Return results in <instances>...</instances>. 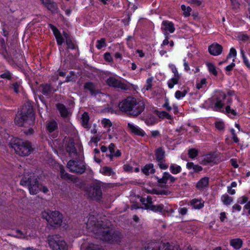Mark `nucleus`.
I'll use <instances>...</instances> for the list:
<instances>
[{
	"mask_svg": "<svg viewBox=\"0 0 250 250\" xmlns=\"http://www.w3.org/2000/svg\"><path fill=\"white\" fill-rule=\"evenodd\" d=\"M161 30L165 36L168 35L169 33H172L174 32L175 27L172 22L165 21L162 22Z\"/></svg>",
	"mask_w": 250,
	"mask_h": 250,
	"instance_id": "11",
	"label": "nucleus"
},
{
	"mask_svg": "<svg viewBox=\"0 0 250 250\" xmlns=\"http://www.w3.org/2000/svg\"><path fill=\"white\" fill-rule=\"evenodd\" d=\"M135 98L132 97H128L123 100L119 104V108L121 111L125 113L127 115H129L131 109V106L134 101Z\"/></svg>",
	"mask_w": 250,
	"mask_h": 250,
	"instance_id": "9",
	"label": "nucleus"
},
{
	"mask_svg": "<svg viewBox=\"0 0 250 250\" xmlns=\"http://www.w3.org/2000/svg\"><path fill=\"white\" fill-rule=\"evenodd\" d=\"M141 202L145 205V208L146 207L148 206L149 205H152V198L150 196H147L146 198H142L140 199Z\"/></svg>",
	"mask_w": 250,
	"mask_h": 250,
	"instance_id": "42",
	"label": "nucleus"
},
{
	"mask_svg": "<svg viewBox=\"0 0 250 250\" xmlns=\"http://www.w3.org/2000/svg\"><path fill=\"white\" fill-rule=\"evenodd\" d=\"M236 54L237 52L236 50L233 48H231L230 49V51L227 57V58H230L231 57H235L236 56Z\"/></svg>",
	"mask_w": 250,
	"mask_h": 250,
	"instance_id": "60",
	"label": "nucleus"
},
{
	"mask_svg": "<svg viewBox=\"0 0 250 250\" xmlns=\"http://www.w3.org/2000/svg\"><path fill=\"white\" fill-rule=\"evenodd\" d=\"M206 83V79L204 78L201 80V81L198 82L196 84V88L198 89L202 88L203 86Z\"/></svg>",
	"mask_w": 250,
	"mask_h": 250,
	"instance_id": "54",
	"label": "nucleus"
},
{
	"mask_svg": "<svg viewBox=\"0 0 250 250\" xmlns=\"http://www.w3.org/2000/svg\"><path fill=\"white\" fill-rule=\"evenodd\" d=\"M169 170L172 173L176 174L180 173L181 171L182 168L180 166L172 164L170 166Z\"/></svg>",
	"mask_w": 250,
	"mask_h": 250,
	"instance_id": "37",
	"label": "nucleus"
},
{
	"mask_svg": "<svg viewBox=\"0 0 250 250\" xmlns=\"http://www.w3.org/2000/svg\"><path fill=\"white\" fill-rule=\"evenodd\" d=\"M142 172L146 175H148L155 172V169L153 168V165L150 164L146 165L142 169Z\"/></svg>",
	"mask_w": 250,
	"mask_h": 250,
	"instance_id": "26",
	"label": "nucleus"
},
{
	"mask_svg": "<svg viewBox=\"0 0 250 250\" xmlns=\"http://www.w3.org/2000/svg\"><path fill=\"white\" fill-rule=\"evenodd\" d=\"M21 184L22 186L28 187L31 194H36L40 190V185L34 173H30L27 176L24 175L21 181Z\"/></svg>",
	"mask_w": 250,
	"mask_h": 250,
	"instance_id": "5",
	"label": "nucleus"
},
{
	"mask_svg": "<svg viewBox=\"0 0 250 250\" xmlns=\"http://www.w3.org/2000/svg\"><path fill=\"white\" fill-rule=\"evenodd\" d=\"M100 173L105 176H114L115 174V172L113 169L109 167H104L100 169Z\"/></svg>",
	"mask_w": 250,
	"mask_h": 250,
	"instance_id": "24",
	"label": "nucleus"
},
{
	"mask_svg": "<svg viewBox=\"0 0 250 250\" xmlns=\"http://www.w3.org/2000/svg\"><path fill=\"white\" fill-rule=\"evenodd\" d=\"M146 250H170V249L163 243L152 242L148 244Z\"/></svg>",
	"mask_w": 250,
	"mask_h": 250,
	"instance_id": "12",
	"label": "nucleus"
},
{
	"mask_svg": "<svg viewBox=\"0 0 250 250\" xmlns=\"http://www.w3.org/2000/svg\"><path fill=\"white\" fill-rule=\"evenodd\" d=\"M248 198L246 196H242L238 200V202L241 204H243L248 201Z\"/></svg>",
	"mask_w": 250,
	"mask_h": 250,
	"instance_id": "64",
	"label": "nucleus"
},
{
	"mask_svg": "<svg viewBox=\"0 0 250 250\" xmlns=\"http://www.w3.org/2000/svg\"><path fill=\"white\" fill-rule=\"evenodd\" d=\"M115 145L113 143H111L108 146V149L110 152V154L109 157L111 159H112L113 157H118L120 156L121 154L119 150H117L116 151L114 150Z\"/></svg>",
	"mask_w": 250,
	"mask_h": 250,
	"instance_id": "28",
	"label": "nucleus"
},
{
	"mask_svg": "<svg viewBox=\"0 0 250 250\" xmlns=\"http://www.w3.org/2000/svg\"><path fill=\"white\" fill-rule=\"evenodd\" d=\"M57 124L55 121H51L47 125V129L49 132L54 131L57 128Z\"/></svg>",
	"mask_w": 250,
	"mask_h": 250,
	"instance_id": "38",
	"label": "nucleus"
},
{
	"mask_svg": "<svg viewBox=\"0 0 250 250\" xmlns=\"http://www.w3.org/2000/svg\"><path fill=\"white\" fill-rule=\"evenodd\" d=\"M104 59L109 62H111L112 61V57L111 54L109 53H105L104 55Z\"/></svg>",
	"mask_w": 250,
	"mask_h": 250,
	"instance_id": "61",
	"label": "nucleus"
},
{
	"mask_svg": "<svg viewBox=\"0 0 250 250\" xmlns=\"http://www.w3.org/2000/svg\"><path fill=\"white\" fill-rule=\"evenodd\" d=\"M66 149L67 152L71 156L76 154V151L74 146V144L72 141H69L66 144Z\"/></svg>",
	"mask_w": 250,
	"mask_h": 250,
	"instance_id": "25",
	"label": "nucleus"
},
{
	"mask_svg": "<svg viewBox=\"0 0 250 250\" xmlns=\"http://www.w3.org/2000/svg\"><path fill=\"white\" fill-rule=\"evenodd\" d=\"M145 108V104L144 102L135 98L129 116L136 117L143 112Z\"/></svg>",
	"mask_w": 250,
	"mask_h": 250,
	"instance_id": "7",
	"label": "nucleus"
},
{
	"mask_svg": "<svg viewBox=\"0 0 250 250\" xmlns=\"http://www.w3.org/2000/svg\"><path fill=\"white\" fill-rule=\"evenodd\" d=\"M188 3L195 6H200L202 4V1L200 0H187Z\"/></svg>",
	"mask_w": 250,
	"mask_h": 250,
	"instance_id": "48",
	"label": "nucleus"
},
{
	"mask_svg": "<svg viewBox=\"0 0 250 250\" xmlns=\"http://www.w3.org/2000/svg\"><path fill=\"white\" fill-rule=\"evenodd\" d=\"M102 196V191L99 186L91 188L88 192V196L96 200H99Z\"/></svg>",
	"mask_w": 250,
	"mask_h": 250,
	"instance_id": "13",
	"label": "nucleus"
},
{
	"mask_svg": "<svg viewBox=\"0 0 250 250\" xmlns=\"http://www.w3.org/2000/svg\"><path fill=\"white\" fill-rule=\"evenodd\" d=\"M180 78V76H174L173 78L169 80L167 82L168 87L171 89L173 88L174 85L178 83Z\"/></svg>",
	"mask_w": 250,
	"mask_h": 250,
	"instance_id": "36",
	"label": "nucleus"
},
{
	"mask_svg": "<svg viewBox=\"0 0 250 250\" xmlns=\"http://www.w3.org/2000/svg\"><path fill=\"white\" fill-rule=\"evenodd\" d=\"M181 9L183 11V15L185 17H188L190 16L191 8L189 6H186L185 5H182Z\"/></svg>",
	"mask_w": 250,
	"mask_h": 250,
	"instance_id": "39",
	"label": "nucleus"
},
{
	"mask_svg": "<svg viewBox=\"0 0 250 250\" xmlns=\"http://www.w3.org/2000/svg\"><path fill=\"white\" fill-rule=\"evenodd\" d=\"M209 179L207 177L202 178L196 184V188L199 189H202L208 185Z\"/></svg>",
	"mask_w": 250,
	"mask_h": 250,
	"instance_id": "23",
	"label": "nucleus"
},
{
	"mask_svg": "<svg viewBox=\"0 0 250 250\" xmlns=\"http://www.w3.org/2000/svg\"><path fill=\"white\" fill-rule=\"evenodd\" d=\"M101 124L103 127L106 129V132L108 133L109 139H111L113 138V136L110 134V131L111 130V127L112 126V123L111 121L106 118L103 119L101 120Z\"/></svg>",
	"mask_w": 250,
	"mask_h": 250,
	"instance_id": "16",
	"label": "nucleus"
},
{
	"mask_svg": "<svg viewBox=\"0 0 250 250\" xmlns=\"http://www.w3.org/2000/svg\"><path fill=\"white\" fill-rule=\"evenodd\" d=\"M60 170L61 177L62 179L67 180H70L72 182H75L76 181V177L65 172L63 166H60Z\"/></svg>",
	"mask_w": 250,
	"mask_h": 250,
	"instance_id": "19",
	"label": "nucleus"
},
{
	"mask_svg": "<svg viewBox=\"0 0 250 250\" xmlns=\"http://www.w3.org/2000/svg\"><path fill=\"white\" fill-rule=\"evenodd\" d=\"M50 27L53 32L54 36H55L57 44L59 45H61L63 42V37L62 36L58 29L54 25H50Z\"/></svg>",
	"mask_w": 250,
	"mask_h": 250,
	"instance_id": "18",
	"label": "nucleus"
},
{
	"mask_svg": "<svg viewBox=\"0 0 250 250\" xmlns=\"http://www.w3.org/2000/svg\"><path fill=\"white\" fill-rule=\"evenodd\" d=\"M226 111L228 114H230L233 116H234L237 114L236 112L234 110L231 109L230 106L229 105L226 106Z\"/></svg>",
	"mask_w": 250,
	"mask_h": 250,
	"instance_id": "53",
	"label": "nucleus"
},
{
	"mask_svg": "<svg viewBox=\"0 0 250 250\" xmlns=\"http://www.w3.org/2000/svg\"><path fill=\"white\" fill-rule=\"evenodd\" d=\"M165 153V151L161 147H159L156 150L155 155L157 161L164 159Z\"/></svg>",
	"mask_w": 250,
	"mask_h": 250,
	"instance_id": "33",
	"label": "nucleus"
},
{
	"mask_svg": "<svg viewBox=\"0 0 250 250\" xmlns=\"http://www.w3.org/2000/svg\"><path fill=\"white\" fill-rule=\"evenodd\" d=\"M146 209H150L155 212H163L165 210L164 207L162 204H159L156 206L149 205L148 206L146 207Z\"/></svg>",
	"mask_w": 250,
	"mask_h": 250,
	"instance_id": "27",
	"label": "nucleus"
},
{
	"mask_svg": "<svg viewBox=\"0 0 250 250\" xmlns=\"http://www.w3.org/2000/svg\"><path fill=\"white\" fill-rule=\"evenodd\" d=\"M187 167L188 169H192L194 172H197L202 170V167L197 165H194L193 163H188L187 164Z\"/></svg>",
	"mask_w": 250,
	"mask_h": 250,
	"instance_id": "34",
	"label": "nucleus"
},
{
	"mask_svg": "<svg viewBox=\"0 0 250 250\" xmlns=\"http://www.w3.org/2000/svg\"><path fill=\"white\" fill-rule=\"evenodd\" d=\"M42 3L45 6L53 12L57 11L58 8L56 4L51 0H42Z\"/></svg>",
	"mask_w": 250,
	"mask_h": 250,
	"instance_id": "21",
	"label": "nucleus"
},
{
	"mask_svg": "<svg viewBox=\"0 0 250 250\" xmlns=\"http://www.w3.org/2000/svg\"><path fill=\"white\" fill-rule=\"evenodd\" d=\"M127 126L130 131L136 135L143 137L146 134L145 131L143 129L132 123H128Z\"/></svg>",
	"mask_w": 250,
	"mask_h": 250,
	"instance_id": "14",
	"label": "nucleus"
},
{
	"mask_svg": "<svg viewBox=\"0 0 250 250\" xmlns=\"http://www.w3.org/2000/svg\"><path fill=\"white\" fill-rule=\"evenodd\" d=\"M215 126L218 129L222 130L224 128V124L221 121L217 122L215 123Z\"/></svg>",
	"mask_w": 250,
	"mask_h": 250,
	"instance_id": "58",
	"label": "nucleus"
},
{
	"mask_svg": "<svg viewBox=\"0 0 250 250\" xmlns=\"http://www.w3.org/2000/svg\"><path fill=\"white\" fill-rule=\"evenodd\" d=\"M42 217L51 226H60L62 222V215L58 211L44 210L42 212Z\"/></svg>",
	"mask_w": 250,
	"mask_h": 250,
	"instance_id": "4",
	"label": "nucleus"
},
{
	"mask_svg": "<svg viewBox=\"0 0 250 250\" xmlns=\"http://www.w3.org/2000/svg\"><path fill=\"white\" fill-rule=\"evenodd\" d=\"M9 146L14 149L16 153L22 156L29 155L33 150L29 142L16 138H13L11 140Z\"/></svg>",
	"mask_w": 250,
	"mask_h": 250,
	"instance_id": "3",
	"label": "nucleus"
},
{
	"mask_svg": "<svg viewBox=\"0 0 250 250\" xmlns=\"http://www.w3.org/2000/svg\"><path fill=\"white\" fill-rule=\"evenodd\" d=\"M35 120L32 107L29 104L24 105L15 119V124L21 126L28 127Z\"/></svg>",
	"mask_w": 250,
	"mask_h": 250,
	"instance_id": "2",
	"label": "nucleus"
},
{
	"mask_svg": "<svg viewBox=\"0 0 250 250\" xmlns=\"http://www.w3.org/2000/svg\"><path fill=\"white\" fill-rule=\"evenodd\" d=\"M187 93V91L184 90L182 91L178 90L176 91L175 93V97L177 99H180L181 98H183L186 96Z\"/></svg>",
	"mask_w": 250,
	"mask_h": 250,
	"instance_id": "45",
	"label": "nucleus"
},
{
	"mask_svg": "<svg viewBox=\"0 0 250 250\" xmlns=\"http://www.w3.org/2000/svg\"><path fill=\"white\" fill-rule=\"evenodd\" d=\"M230 1L232 8L235 10H237L239 8V3L237 1H236V0H230Z\"/></svg>",
	"mask_w": 250,
	"mask_h": 250,
	"instance_id": "56",
	"label": "nucleus"
},
{
	"mask_svg": "<svg viewBox=\"0 0 250 250\" xmlns=\"http://www.w3.org/2000/svg\"><path fill=\"white\" fill-rule=\"evenodd\" d=\"M190 204L195 209H200L203 207L204 202H202L198 199H194L191 201Z\"/></svg>",
	"mask_w": 250,
	"mask_h": 250,
	"instance_id": "31",
	"label": "nucleus"
},
{
	"mask_svg": "<svg viewBox=\"0 0 250 250\" xmlns=\"http://www.w3.org/2000/svg\"><path fill=\"white\" fill-rule=\"evenodd\" d=\"M238 39L243 41H246L249 40V37L246 34H242L238 36Z\"/></svg>",
	"mask_w": 250,
	"mask_h": 250,
	"instance_id": "63",
	"label": "nucleus"
},
{
	"mask_svg": "<svg viewBox=\"0 0 250 250\" xmlns=\"http://www.w3.org/2000/svg\"><path fill=\"white\" fill-rule=\"evenodd\" d=\"M230 245L235 249H239L242 246L243 241L239 238H236L232 239L230 241Z\"/></svg>",
	"mask_w": 250,
	"mask_h": 250,
	"instance_id": "29",
	"label": "nucleus"
},
{
	"mask_svg": "<svg viewBox=\"0 0 250 250\" xmlns=\"http://www.w3.org/2000/svg\"><path fill=\"white\" fill-rule=\"evenodd\" d=\"M85 89L88 90L92 95H95L99 93V91L96 88V85L91 82H88L84 84Z\"/></svg>",
	"mask_w": 250,
	"mask_h": 250,
	"instance_id": "20",
	"label": "nucleus"
},
{
	"mask_svg": "<svg viewBox=\"0 0 250 250\" xmlns=\"http://www.w3.org/2000/svg\"><path fill=\"white\" fill-rule=\"evenodd\" d=\"M16 232L17 233V235L15 236L16 237L21 239H25L27 238V235L23 233L21 230L17 229L16 230Z\"/></svg>",
	"mask_w": 250,
	"mask_h": 250,
	"instance_id": "50",
	"label": "nucleus"
},
{
	"mask_svg": "<svg viewBox=\"0 0 250 250\" xmlns=\"http://www.w3.org/2000/svg\"><path fill=\"white\" fill-rule=\"evenodd\" d=\"M232 135V139L234 141V142L236 143H237L239 142V139L237 137V136L236 134L235 133V130L234 129H231L230 130Z\"/></svg>",
	"mask_w": 250,
	"mask_h": 250,
	"instance_id": "62",
	"label": "nucleus"
},
{
	"mask_svg": "<svg viewBox=\"0 0 250 250\" xmlns=\"http://www.w3.org/2000/svg\"><path fill=\"white\" fill-rule=\"evenodd\" d=\"M63 37L65 38L66 40V43L67 46V48L69 49H74L75 48V45L73 42L70 37L68 35L67 33L65 32H63Z\"/></svg>",
	"mask_w": 250,
	"mask_h": 250,
	"instance_id": "30",
	"label": "nucleus"
},
{
	"mask_svg": "<svg viewBox=\"0 0 250 250\" xmlns=\"http://www.w3.org/2000/svg\"><path fill=\"white\" fill-rule=\"evenodd\" d=\"M207 65L208 66L209 71L214 76H216L218 74L216 69V67L211 63L207 62Z\"/></svg>",
	"mask_w": 250,
	"mask_h": 250,
	"instance_id": "40",
	"label": "nucleus"
},
{
	"mask_svg": "<svg viewBox=\"0 0 250 250\" xmlns=\"http://www.w3.org/2000/svg\"><path fill=\"white\" fill-rule=\"evenodd\" d=\"M170 67L171 69L172 72L174 73V76H180V75L178 73V72L175 66L173 64L170 65Z\"/></svg>",
	"mask_w": 250,
	"mask_h": 250,
	"instance_id": "59",
	"label": "nucleus"
},
{
	"mask_svg": "<svg viewBox=\"0 0 250 250\" xmlns=\"http://www.w3.org/2000/svg\"><path fill=\"white\" fill-rule=\"evenodd\" d=\"M86 250H103V249L98 245H91Z\"/></svg>",
	"mask_w": 250,
	"mask_h": 250,
	"instance_id": "51",
	"label": "nucleus"
},
{
	"mask_svg": "<svg viewBox=\"0 0 250 250\" xmlns=\"http://www.w3.org/2000/svg\"><path fill=\"white\" fill-rule=\"evenodd\" d=\"M221 199L223 204L227 206L230 205L233 201V198L227 194L223 195Z\"/></svg>",
	"mask_w": 250,
	"mask_h": 250,
	"instance_id": "35",
	"label": "nucleus"
},
{
	"mask_svg": "<svg viewBox=\"0 0 250 250\" xmlns=\"http://www.w3.org/2000/svg\"><path fill=\"white\" fill-rule=\"evenodd\" d=\"M82 125L85 127L87 128L89 127L88 122L89 120V116L87 113L84 112L82 115Z\"/></svg>",
	"mask_w": 250,
	"mask_h": 250,
	"instance_id": "32",
	"label": "nucleus"
},
{
	"mask_svg": "<svg viewBox=\"0 0 250 250\" xmlns=\"http://www.w3.org/2000/svg\"><path fill=\"white\" fill-rule=\"evenodd\" d=\"M152 81H153V78H148L146 80V85L144 86L143 88V89L145 90H148L150 89L152 86Z\"/></svg>",
	"mask_w": 250,
	"mask_h": 250,
	"instance_id": "44",
	"label": "nucleus"
},
{
	"mask_svg": "<svg viewBox=\"0 0 250 250\" xmlns=\"http://www.w3.org/2000/svg\"><path fill=\"white\" fill-rule=\"evenodd\" d=\"M166 174H168V173L165 172L162 178L158 179V181L159 183L166 184L167 183L168 180V178L167 177V175Z\"/></svg>",
	"mask_w": 250,
	"mask_h": 250,
	"instance_id": "47",
	"label": "nucleus"
},
{
	"mask_svg": "<svg viewBox=\"0 0 250 250\" xmlns=\"http://www.w3.org/2000/svg\"><path fill=\"white\" fill-rule=\"evenodd\" d=\"M97 43L96 47L98 49H101L102 47L106 45L105 40L103 38L98 40Z\"/></svg>",
	"mask_w": 250,
	"mask_h": 250,
	"instance_id": "46",
	"label": "nucleus"
},
{
	"mask_svg": "<svg viewBox=\"0 0 250 250\" xmlns=\"http://www.w3.org/2000/svg\"><path fill=\"white\" fill-rule=\"evenodd\" d=\"M107 84L111 87L119 88L123 90H127L128 86L122 83L119 79L114 77H110L106 80Z\"/></svg>",
	"mask_w": 250,
	"mask_h": 250,
	"instance_id": "10",
	"label": "nucleus"
},
{
	"mask_svg": "<svg viewBox=\"0 0 250 250\" xmlns=\"http://www.w3.org/2000/svg\"><path fill=\"white\" fill-rule=\"evenodd\" d=\"M159 167L163 169H166L168 168V165L164 162L163 160L158 161Z\"/></svg>",
	"mask_w": 250,
	"mask_h": 250,
	"instance_id": "57",
	"label": "nucleus"
},
{
	"mask_svg": "<svg viewBox=\"0 0 250 250\" xmlns=\"http://www.w3.org/2000/svg\"><path fill=\"white\" fill-rule=\"evenodd\" d=\"M12 88L13 89L14 91L18 93L20 91V88H21V85L20 83H13L12 85Z\"/></svg>",
	"mask_w": 250,
	"mask_h": 250,
	"instance_id": "52",
	"label": "nucleus"
},
{
	"mask_svg": "<svg viewBox=\"0 0 250 250\" xmlns=\"http://www.w3.org/2000/svg\"><path fill=\"white\" fill-rule=\"evenodd\" d=\"M67 167L74 173L82 174L85 170V167L83 163L74 160H70L67 163Z\"/></svg>",
	"mask_w": 250,
	"mask_h": 250,
	"instance_id": "8",
	"label": "nucleus"
},
{
	"mask_svg": "<svg viewBox=\"0 0 250 250\" xmlns=\"http://www.w3.org/2000/svg\"><path fill=\"white\" fill-rule=\"evenodd\" d=\"M198 154V151L195 149H191L188 151L189 157L192 159L194 158Z\"/></svg>",
	"mask_w": 250,
	"mask_h": 250,
	"instance_id": "49",
	"label": "nucleus"
},
{
	"mask_svg": "<svg viewBox=\"0 0 250 250\" xmlns=\"http://www.w3.org/2000/svg\"><path fill=\"white\" fill-rule=\"evenodd\" d=\"M224 103L219 98H216V102L215 103V109L216 111H219L224 106Z\"/></svg>",
	"mask_w": 250,
	"mask_h": 250,
	"instance_id": "41",
	"label": "nucleus"
},
{
	"mask_svg": "<svg viewBox=\"0 0 250 250\" xmlns=\"http://www.w3.org/2000/svg\"><path fill=\"white\" fill-rule=\"evenodd\" d=\"M216 158L214 155L209 154L205 155L202 160V164L204 165H212L216 163Z\"/></svg>",
	"mask_w": 250,
	"mask_h": 250,
	"instance_id": "17",
	"label": "nucleus"
},
{
	"mask_svg": "<svg viewBox=\"0 0 250 250\" xmlns=\"http://www.w3.org/2000/svg\"><path fill=\"white\" fill-rule=\"evenodd\" d=\"M48 244L53 250H68V246L65 242L57 235L49 237Z\"/></svg>",
	"mask_w": 250,
	"mask_h": 250,
	"instance_id": "6",
	"label": "nucleus"
},
{
	"mask_svg": "<svg viewBox=\"0 0 250 250\" xmlns=\"http://www.w3.org/2000/svg\"><path fill=\"white\" fill-rule=\"evenodd\" d=\"M109 226V222L104 224L103 221L98 220L94 215H89L87 217L86 227L89 232H93L103 241L109 243L118 242L120 239L119 233L110 229Z\"/></svg>",
	"mask_w": 250,
	"mask_h": 250,
	"instance_id": "1",
	"label": "nucleus"
},
{
	"mask_svg": "<svg viewBox=\"0 0 250 250\" xmlns=\"http://www.w3.org/2000/svg\"><path fill=\"white\" fill-rule=\"evenodd\" d=\"M42 92L44 95H48L52 91V88L48 84L43 85L42 86Z\"/></svg>",
	"mask_w": 250,
	"mask_h": 250,
	"instance_id": "43",
	"label": "nucleus"
},
{
	"mask_svg": "<svg viewBox=\"0 0 250 250\" xmlns=\"http://www.w3.org/2000/svg\"><path fill=\"white\" fill-rule=\"evenodd\" d=\"M57 107L59 110L62 117L65 118L67 117L70 115V112L68 111L64 105L59 104H57Z\"/></svg>",
	"mask_w": 250,
	"mask_h": 250,
	"instance_id": "22",
	"label": "nucleus"
},
{
	"mask_svg": "<svg viewBox=\"0 0 250 250\" xmlns=\"http://www.w3.org/2000/svg\"><path fill=\"white\" fill-rule=\"evenodd\" d=\"M222 49L221 45L218 43H213L208 47V51L212 55L218 56L221 53Z\"/></svg>",
	"mask_w": 250,
	"mask_h": 250,
	"instance_id": "15",
	"label": "nucleus"
},
{
	"mask_svg": "<svg viewBox=\"0 0 250 250\" xmlns=\"http://www.w3.org/2000/svg\"><path fill=\"white\" fill-rule=\"evenodd\" d=\"M0 77L3 79L10 80L11 79V73L9 71H6L0 75Z\"/></svg>",
	"mask_w": 250,
	"mask_h": 250,
	"instance_id": "55",
	"label": "nucleus"
}]
</instances>
